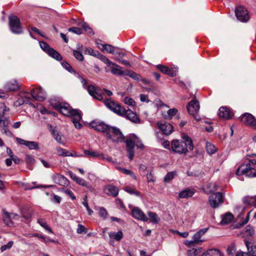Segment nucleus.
<instances>
[{"label": "nucleus", "mask_w": 256, "mask_h": 256, "mask_svg": "<svg viewBox=\"0 0 256 256\" xmlns=\"http://www.w3.org/2000/svg\"><path fill=\"white\" fill-rule=\"evenodd\" d=\"M55 108L63 115L70 117L76 128L80 129L82 128V125L80 123L82 119V112L80 110L72 108L68 104L65 102H58L56 104Z\"/></svg>", "instance_id": "1"}, {"label": "nucleus", "mask_w": 256, "mask_h": 256, "mask_svg": "<svg viewBox=\"0 0 256 256\" xmlns=\"http://www.w3.org/2000/svg\"><path fill=\"white\" fill-rule=\"evenodd\" d=\"M171 147L174 153L186 154L188 150H192L194 144L191 138L186 134L182 136V140H174L172 142Z\"/></svg>", "instance_id": "2"}, {"label": "nucleus", "mask_w": 256, "mask_h": 256, "mask_svg": "<svg viewBox=\"0 0 256 256\" xmlns=\"http://www.w3.org/2000/svg\"><path fill=\"white\" fill-rule=\"evenodd\" d=\"M125 142L128 156L130 161L132 160L135 154L134 146L140 149H143L144 147L140 139L134 134H130L126 138Z\"/></svg>", "instance_id": "3"}, {"label": "nucleus", "mask_w": 256, "mask_h": 256, "mask_svg": "<svg viewBox=\"0 0 256 256\" xmlns=\"http://www.w3.org/2000/svg\"><path fill=\"white\" fill-rule=\"evenodd\" d=\"M238 176L246 174L250 178L256 177V160H250L248 163L242 164L237 170Z\"/></svg>", "instance_id": "4"}, {"label": "nucleus", "mask_w": 256, "mask_h": 256, "mask_svg": "<svg viewBox=\"0 0 256 256\" xmlns=\"http://www.w3.org/2000/svg\"><path fill=\"white\" fill-rule=\"evenodd\" d=\"M87 90L88 94L94 98L102 100L106 98V96H112V93L111 91L106 89H101L96 87L94 86H90L87 87Z\"/></svg>", "instance_id": "5"}, {"label": "nucleus", "mask_w": 256, "mask_h": 256, "mask_svg": "<svg viewBox=\"0 0 256 256\" xmlns=\"http://www.w3.org/2000/svg\"><path fill=\"white\" fill-rule=\"evenodd\" d=\"M106 138L113 142L120 143L124 141V136L119 128L111 126L106 136Z\"/></svg>", "instance_id": "6"}, {"label": "nucleus", "mask_w": 256, "mask_h": 256, "mask_svg": "<svg viewBox=\"0 0 256 256\" xmlns=\"http://www.w3.org/2000/svg\"><path fill=\"white\" fill-rule=\"evenodd\" d=\"M8 23L10 31L14 34H20L22 32L20 19L16 16H8Z\"/></svg>", "instance_id": "7"}, {"label": "nucleus", "mask_w": 256, "mask_h": 256, "mask_svg": "<svg viewBox=\"0 0 256 256\" xmlns=\"http://www.w3.org/2000/svg\"><path fill=\"white\" fill-rule=\"evenodd\" d=\"M236 16L237 19L242 22H246L250 20V16L247 9L242 6H239L236 8Z\"/></svg>", "instance_id": "8"}, {"label": "nucleus", "mask_w": 256, "mask_h": 256, "mask_svg": "<svg viewBox=\"0 0 256 256\" xmlns=\"http://www.w3.org/2000/svg\"><path fill=\"white\" fill-rule=\"evenodd\" d=\"M209 202L214 208H217L224 202V196L220 192H217L209 196Z\"/></svg>", "instance_id": "9"}, {"label": "nucleus", "mask_w": 256, "mask_h": 256, "mask_svg": "<svg viewBox=\"0 0 256 256\" xmlns=\"http://www.w3.org/2000/svg\"><path fill=\"white\" fill-rule=\"evenodd\" d=\"M240 119L244 124L256 130V119L252 114L250 113H244L240 116Z\"/></svg>", "instance_id": "10"}, {"label": "nucleus", "mask_w": 256, "mask_h": 256, "mask_svg": "<svg viewBox=\"0 0 256 256\" xmlns=\"http://www.w3.org/2000/svg\"><path fill=\"white\" fill-rule=\"evenodd\" d=\"M90 126L98 132L105 133L106 135L111 127L104 122L94 121L90 122Z\"/></svg>", "instance_id": "11"}, {"label": "nucleus", "mask_w": 256, "mask_h": 256, "mask_svg": "<svg viewBox=\"0 0 256 256\" xmlns=\"http://www.w3.org/2000/svg\"><path fill=\"white\" fill-rule=\"evenodd\" d=\"M104 69L106 72H111L113 74L116 76H120L124 74V72L122 70V67L112 62L110 63L108 66H106Z\"/></svg>", "instance_id": "12"}, {"label": "nucleus", "mask_w": 256, "mask_h": 256, "mask_svg": "<svg viewBox=\"0 0 256 256\" xmlns=\"http://www.w3.org/2000/svg\"><path fill=\"white\" fill-rule=\"evenodd\" d=\"M30 94L34 98L39 101L44 100L46 97V92L41 87L32 90Z\"/></svg>", "instance_id": "13"}, {"label": "nucleus", "mask_w": 256, "mask_h": 256, "mask_svg": "<svg viewBox=\"0 0 256 256\" xmlns=\"http://www.w3.org/2000/svg\"><path fill=\"white\" fill-rule=\"evenodd\" d=\"M16 140L18 144L25 146L30 150H38L39 149V144L36 142L26 140L19 138H16Z\"/></svg>", "instance_id": "14"}, {"label": "nucleus", "mask_w": 256, "mask_h": 256, "mask_svg": "<svg viewBox=\"0 0 256 256\" xmlns=\"http://www.w3.org/2000/svg\"><path fill=\"white\" fill-rule=\"evenodd\" d=\"M199 102L196 100H192L189 102L186 106L188 113L191 115L196 114L200 110Z\"/></svg>", "instance_id": "15"}, {"label": "nucleus", "mask_w": 256, "mask_h": 256, "mask_svg": "<svg viewBox=\"0 0 256 256\" xmlns=\"http://www.w3.org/2000/svg\"><path fill=\"white\" fill-rule=\"evenodd\" d=\"M157 126L162 133L165 135H168L170 134L173 130V128L172 126L166 122H157Z\"/></svg>", "instance_id": "16"}, {"label": "nucleus", "mask_w": 256, "mask_h": 256, "mask_svg": "<svg viewBox=\"0 0 256 256\" xmlns=\"http://www.w3.org/2000/svg\"><path fill=\"white\" fill-rule=\"evenodd\" d=\"M104 192L108 196L116 197L118 194L119 190L114 186L108 184L104 187Z\"/></svg>", "instance_id": "17"}, {"label": "nucleus", "mask_w": 256, "mask_h": 256, "mask_svg": "<svg viewBox=\"0 0 256 256\" xmlns=\"http://www.w3.org/2000/svg\"><path fill=\"white\" fill-rule=\"evenodd\" d=\"M123 117L126 118L132 122L138 124L140 122V119L136 112H133L130 109L126 110L124 116Z\"/></svg>", "instance_id": "18"}, {"label": "nucleus", "mask_w": 256, "mask_h": 256, "mask_svg": "<svg viewBox=\"0 0 256 256\" xmlns=\"http://www.w3.org/2000/svg\"><path fill=\"white\" fill-rule=\"evenodd\" d=\"M157 68L164 74H168L171 76H176L178 72L177 68H170L162 64L158 65Z\"/></svg>", "instance_id": "19"}, {"label": "nucleus", "mask_w": 256, "mask_h": 256, "mask_svg": "<svg viewBox=\"0 0 256 256\" xmlns=\"http://www.w3.org/2000/svg\"><path fill=\"white\" fill-rule=\"evenodd\" d=\"M219 116L226 120L231 118L234 116L233 112L226 106H222L219 108Z\"/></svg>", "instance_id": "20"}, {"label": "nucleus", "mask_w": 256, "mask_h": 256, "mask_svg": "<svg viewBox=\"0 0 256 256\" xmlns=\"http://www.w3.org/2000/svg\"><path fill=\"white\" fill-rule=\"evenodd\" d=\"M134 218L138 220L146 222L148 220L146 214L138 208H134L132 212Z\"/></svg>", "instance_id": "21"}, {"label": "nucleus", "mask_w": 256, "mask_h": 256, "mask_svg": "<svg viewBox=\"0 0 256 256\" xmlns=\"http://www.w3.org/2000/svg\"><path fill=\"white\" fill-rule=\"evenodd\" d=\"M4 88L6 91H16L19 89L20 86L16 80H12L4 84Z\"/></svg>", "instance_id": "22"}, {"label": "nucleus", "mask_w": 256, "mask_h": 256, "mask_svg": "<svg viewBox=\"0 0 256 256\" xmlns=\"http://www.w3.org/2000/svg\"><path fill=\"white\" fill-rule=\"evenodd\" d=\"M52 179L54 182L60 186H64L68 184L67 178L59 174H55L52 176Z\"/></svg>", "instance_id": "23"}, {"label": "nucleus", "mask_w": 256, "mask_h": 256, "mask_svg": "<svg viewBox=\"0 0 256 256\" xmlns=\"http://www.w3.org/2000/svg\"><path fill=\"white\" fill-rule=\"evenodd\" d=\"M195 194V191L192 189L186 188L178 194V198H188L192 197Z\"/></svg>", "instance_id": "24"}, {"label": "nucleus", "mask_w": 256, "mask_h": 256, "mask_svg": "<svg viewBox=\"0 0 256 256\" xmlns=\"http://www.w3.org/2000/svg\"><path fill=\"white\" fill-rule=\"evenodd\" d=\"M208 228H204L200 230L198 232H197L192 237V238L194 240V241L196 242V244H199L202 242L203 240H201L202 236L208 230Z\"/></svg>", "instance_id": "25"}, {"label": "nucleus", "mask_w": 256, "mask_h": 256, "mask_svg": "<svg viewBox=\"0 0 256 256\" xmlns=\"http://www.w3.org/2000/svg\"><path fill=\"white\" fill-rule=\"evenodd\" d=\"M234 218V216L230 212H226L222 216V220L220 223L222 224H226L230 222Z\"/></svg>", "instance_id": "26"}, {"label": "nucleus", "mask_w": 256, "mask_h": 256, "mask_svg": "<svg viewBox=\"0 0 256 256\" xmlns=\"http://www.w3.org/2000/svg\"><path fill=\"white\" fill-rule=\"evenodd\" d=\"M218 190V186L216 184L210 183L204 188V191L206 194H210Z\"/></svg>", "instance_id": "27"}, {"label": "nucleus", "mask_w": 256, "mask_h": 256, "mask_svg": "<svg viewBox=\"0 0 256 256\" xmlns=\"http://www.w3.org/2000/svg\"><path fill=\"white\" fill-rule=\"evenodd\" d=\"M108 236L111 239L120 241L123 238L124 234L122 230H119L118 232H110Z\"/></svg>", "instance_id": "28"}, {"label": "nucleus", "mask_w": 256, "mask_h": 256, "mask_svg": "<svg viewBox=\"0 0 256 256\" xmlns=\"http://www.w3.org/2000/svg\"><path fill=\"white\" fill-rule=\"evenodd\" d=\"M245 244L250 256H256V245L252 244L246 240L245 241Z\"/></svg>", "instance_id": "29"}, {"label": "nucleus", "mask_w": 256, "mask_h": 256, "mask_svg": "<svg viewBox=\"0 0 256 256\" xmlns=\"http://www.w3.org/2000/svg\"><path fill=\"white\" fill-rule=\"evenodd\" d=\"M47 54L48 56L58 61H60L62 60L61 55L52 48H51Z\"/></svg>", "instance_id": "30"}, {"label": "nucleus", "mask_w": 256, "mask_h": 256, "mask_svg": "<svg viewBox=\"0 0 256 256\" xmlns=\"http://www.w3.org/2000/svg\"><path fill=\"white\" fill-rule=\"evenodd\" d=\"M52 134L54 136L55 140L59 144L65 146V142L62 140V136L59 134L56 130H52Z\"/></svg>", "instance_id": "31"}, {"label": "nucleus", "mask_w": 256, "mask_h": 256, "mask_svg": "<svg viewBox=\"0 0 256 256\" xmlns=\"http://www.w3.org/2000/svg\"><path fill=\"white\" fill-rule=\"evenodd\" d=\"M126 110L125 108L122 107L120 104H117L112 112L118 116H124Z\"/></svg>", "instance_id": "32"}, {"label": "nucleus", "mask_w": 256, "mask_h": 256, "mask_svg": "<svg viewBox=\"0 0 256 256\" xmlns=\"http://www.w3.org/2000/svg\"><path fill=\"white\" fill-rule=\"evenodd\" d=\"M3 220L4 222L8 226H13L14 223L12 219L10 218V213L4 212L3 215Z\"/></svg>", "instance_id": "33"}, {"label": "nucleus", "mask_w": 256, "mask_h": 256, "mask_svg": "<svg viewBox=\"0 0 256 256\" xmlns=\"http://www.w3.org/2000/svg\"><path fill=\"white\" fill-rule=\"evenodd\" d=\"M101 50L104 52H106L110 54L114 53V48L111 44H101Z\"/></svg>", "instance_id": "34"}, {"label": "nucleus", "mask_w": 256, "mask_h": 256, "mask_svg": "<svg viewBox=\"0 0 256 256\" xmlns=\"http://www.w3.org/2000/svg\"><path fill=\"white\" fill-rule=\"evenodd\" d=\"M206 147L207 152L210 154H212L217 151L216 146L210 142H206Z\"/></svg>", "instance_id": "35"}, {"label": "nucleus", "mask_w": 256, "mask_h": 256, "mask_svg": "<svg viewBox=\"0 0 256 256\" xmlns=\"http://www.w3.org/2000/svg\"><path fill=\"white\" fill-rule=\"evenodd\" d=\"M116 168L118 170L121 172L125 174L131 176L132 178L135 180H136V176L132 171L122 167H117Z\"/></svg>", "instance_id": "36"}, {"label": "nucleus", "mask_w": 256, "mask_h": 256, "mask_svg": "<svg viewBox=\"0 0 256 256\" xmlns=\"http://www.w3.org/2000/svg\"><path fill=\"white\" fill-rule=\"evenodd\" d=\"M28 32L30 36L36 39V37L34 36V33H36L40 36L44 37V35L36 27H32L30 29H28Z\"/></svg>", "instance_id": "37"}, {"label": "nucleus", "mask_w": 256, "mask_h": 256, "mask_svg": "<svg viewBox=\"0 0 256 256\" xmlns=\"http://www.w3.org/2000/svg\"><path fill=\"white\" fill-rule=\"evenodd\" d=\"M202 256H221L220 250L216 249H210L204 254Z\"/></svg>", "instance_id": "38"}, {"label": "nucleus", "mask_w": 256, "mask_h": 256, "mask_svg": "<svg viewBox=\"0 0 256 256\" xmlns=\"http://www.w3.org/2000/svg\"><path fill=\"white\" fill-rule=\"evenodd\" d=\"M56 150L58 153V154L60 156H70V152L68 150L62 148L60 147H57L56 148Z\"/></svg>", "instance_id": "39"}, {"label": "nucleus", "mask_w": 256, "mask_h": 256, "mask_svg": "<svg viewBox=\"0 0 256 256\" xmlns=\"http://www.w3.org/2000/svg\"><path fill=\"white\" fill-rule=\"evenodd\" d=\"M104 104L108 109L112 112L117 103L110 98H106L104 100Z\"/></svg>", "instance_id": "40"}, {"label": "nucleus", "mask_w": 256, "mask_h": 256, "mask_svg": "<svg viewBox=\"0 0 256 256\" xmlns=\"http://www.w3.org/2000/svg\"><path fill=\"white\" fill-rule=\"evenodd\" d=\"M104 104L108 109L112 112L117 103L110 98H106L104 100Z\"/></svg>", "instance_id": "41"}, {"label": "nucleus", "mask_w": 256, "mask_h": 256, "mask_svg": "<svg viewBox=\"0 0 256 256\" xmlns=\"http://www.w3.org/2000/svg\"><path fill=\"white\" fill-rule=\"evenodd\" d=\"M38 222L44 228L46 231H48L49 233L53 234V232L51 228L49 226L48 224L44 221L42 219L40 218L38 220Z\"/></svg>", "instance_id": "42"}, {"label": "nucleus", "mask_w": 256, "mask_h": 256, "mask_svg": "<svg viewBox=\"0 0 256 256\" xmlns=\"http://www.w3.org/2000/svg\"><path fill=\"white\" fill-rule=\"evenodd\" d=\"M10 120L4 116V112H0V124L1 127L8 126Z\"/></svg>", "instance_id": "43"}, {"label": "nucleus", "mask_w": 256, "mask_h": 256, "mask_svg": "<svg viewBox=\"0 0 256 256\" xmlns=\"http://www.w3.org/2000/svg\"><path fill=\"white\" fill-rule=\"evenodd\" d=\"M148 216L150 218V222L154 224H157L160 220V218L158 216V215L153 212H148Z\"/></svg>", "instance_id": "44"}, {"label": "nucleus", "mask_w": 256, "mask_h": 256, "mask_svg": "<svg viewBox=\"0 0 256 256\" xmlns=\"http://www.w3.org/2000/svg\"><path fill=\"white\" fill-rule=\"evenodd\" d=\"M124 190L130 194H134L137 196H140V192L136 190L134 188L126 186L125 187Z\"/></svg>", "instance_id": "45"}, {"label": "nucleus", "mask_w": 256, "mask_h": 256, "mask_svg": "<svg viewBox=\"0 0 256 256\" xmlns=\"http://www.w3.org/2000/svg\"><path fill=\"white\" fill-rule=\"evenodd\" d=\"M176 176V172H168L164 176V181L165 182H169Z\"/></svg>", "instance_id": "46"}, {"label": "nucleus", "mask_w": 256, "mask_h": 256, "mask_svg": "<svg viewBox=\"0 0 256 256\" xmlns=\"http://www.w3.org/2000/svg\"><path fill=\"white\" fill-rule=\"evenodd\" d=\"M96 57L99 58L101 60L104 64H106V66H108L110 65V63L112 62L110 61L108 58H107L106 56H103L100 52H98Z\"/></svg>", "instance_id": "47"}, {"label": "nucleus", "mask_w": 256, "mask_h": 256, "mask_svg": "<svg viewBox=\"0 0 256 256\" xmlns=\"http://www.w3.org/2000/svg\"><path fill=\"white\" fill-rule=\"evenodd\" d=\"M84 153L86 156L92 158L99 157L100 156V153L97 151H90L88 150H84Z\"/></svg>", "instance_id": "48"}, {"label": "nucleus", "mask_w": 256, "mask_h": 256, "mask_svg": "<svg viewBox=\"0 0 256 256\" xmlns=\"http://www.w3.org/2000/svg\"><path fill=\"white\" fill-rule=\"evenodd\" d=\"M39 44L40 48L46 53H48L52 48L46 42L43 41H39Z\"/></svg>", "instance_id": "49"}, {"label": "nucleus", "mask_w": 256, "mask_h": 256, "mask_svg": "<svg viewBox=\"0 0 256 256\" xmlns=\"http://www.w3.org/2000/svg\"><path fill=\"white\" fill-rule=\"evenodd\" d=\"M62 67L65 68L66 70H67L68 72L74 74L75 73V70H74V68L68 64L67 62L64 61L62 62Z\"/></svg>", "instance_id": "50"}, {"label": "nucleus", "mask_w": 256, "mask_h": 256, "mask_svg": "<svg viewBox=\"0 0 256 256\" xmlns=\"http://www.w3.org/2000/svg\"><path fill=\"white\" fill-rule=\"evenodd\" d=\"M254 234V228L250 225H248L245 228V234L246 236H253Z\"/></svg>", "instance_id": "51"}, {"label": "nucleus", "mask_w": 256, "mask_h": 256, "mask_svg": "<svg viewBox=\"0 0 256 256\" xmlns=\"http://www.w3.org/2000/svg\"><path fill=\"white\" fill-rule=\"evenodd\" d=\"M98 214L103 220H106L108 218V214L106 210L103 207L100 208Z\"/></svg>", "instance_id": "52"}, {"label": "nucleus", "mask_w": 256, "mask_h": 256, "mask_svg": "<svg viewBox=\"0 0 256 256\" xmlns=\"http://www.w3.org/2000/svg\"><path fill=\"white\" fill-rule=\"evenodd\" d=\"M98 52V51L95 50L94 49L90 48H86L84 51V52L85 54H89L90 56H96Z\"/></svg>", "instance_id": "53"}, {"label": "nucleus", "mask_w": 256, "mask_h": 256, "mask_svg": "<svg viewBox=\"0 0 256 256\" xmlns=\"http://www.w3.org/2000/svg\"><path fill=\"white\" fill-rule=\"evenodd\" d=\"M73 54L75 58L77 59L79 61H82L84 60V56L82 53V52L76 50H73Z\"/></svg>", "instance_id": "54"}, {"label": "nucleus", "mask_w": 256, "mask_h": 256, "mask_svg": "<svg viewBox=\"0 0 256 256\" xmlns=\"http://www.w3.org/2000/svg\"><path fill=\"white\" fill-rule=\"evenodd\" d=\"M178 110L176 108H171L168 110V116L167 118L169 119H171L174 116H176Z\"/></svg>", "instance_id": "55"}, {"label": "nucleus", "mask_w": 256, "mask_h": 256, "mask_svg": "<svg viewBox=\"0 0 256 256\" xmlns=\"http://www.w3.org/2000/svg\"><path fill=\"white\" fill-rule=\"evenodd\" d=\"M81 26L84 30L86 32L90 34H94V32L92 28H90L89 26L85 22H82L81 24Z\"/></svg>", "instance_id": "56"}, {"label": "nucleus", "mask_w": 256, "mask_h": 256, "mask_svg": "<svg viewBox=\"0 0 256 256\" xmlns=\"http://www.w3.org/2000/svg\"><path fill=\"white\" fill-rule=\"evenodd\" d=\"M76 182L80 186H86L88 188H91V186L88 184L84 179L82 178H78V179H77Z\"/></svg>", "instance_id": "57"}, {"label": "nucleus", "mask_w": 256, "mask_h": 256, "mask_svg": "<svg viewBox=\"0 0 256 256\" xmlns=\"http://www.w3.org/2000/svg\"><path fill=\"white\" fill-rule=\"evenodd\" d=\"M124 102L125 104L130 106H133L135 104V102L134 100L132 98L128 96L124 98Z\"/></svg>", "instance_id": "58"}, {"label": "nucleus", "mask_w": 256, "mask_h": 256, "mask_svg": "<svg viewBox=\"0 0 256 256\" xmlns=\"http://www.w3.org/2000/svg\"><path fill=\"white\" fill-rule=\"evenodd\" d=\"M88 230L82 224H79L76 229V232L78 234L84 233L86 234Z\"/></svg>", "instance_id": "59"}, {"label": "nucleus", "mask_w": 256, "mask_h": 256, "mask_svg": "<svg viewBox=\"0 0 256 256\" xmlns=\"http://www.w3.org/2000/svg\"><path fill=\"white\" fill-rule=\"evenodd\" d=\"M62 192L70 197L72 200H74L76 198L72 191L70 189H62Z\"/></svg>", "instance_id": "60"}, {"label": "nucleus", "mask_w": 256, "mask_h": 256, "mask_svg": "<svg viewBox=\"0 0 256 256\" xmlns=\"http://www.w3.org/2000/svg\"><path fill=\"white\" fill-rule=\"evenodd\" d=\"M147 180L148 182H154L155 179L154 176L153 174H152V171L150 170L146 174Z\"/></svg>", "instance_id": "61"}, {"label": "nucleus", "mask_w": 256, "mask_h": 256, "mask_svg": "<svg viewBox=\"0 0 256 256\" xmlns=\"http://www.w3.org/2000/svg\"><path fill=\"white\" fill-rule=\"evenodd\" d=\"M1 131L2 134H6L7 136H11L12 135V133L9 130L8 126H4L2 127Z\"/></svg>", "instance_id": "62"}, {"label": "nucleus", "mask_w": 256, "mask_h": 256, "mask_svg": "<svg viewBox=\"0 0 256 256\" xmlns=\"http://www.w3.org/2000/svg\"><path fill=\"white\" fill-rule=\"evenodd\" d=\"M25 160L29 164H33L35 162V160L34 158L29 155L26 156Z\"/></svg>", "instance_id": "63"}, {"label": "nucleus", "mask_w": 256, "mask_h": 256, "mask_svg": "<svg viewBox=\"0 0 256 256\" xmlns=\"http://www.w3.org/2000/svg\"><path fill=\"white\" fill-rule=\"evenodd\" d=\"M200 251L199 249H192L188 251L189 256H198V253Z\"/></svg>", "instance_id": "64"}]
</instances>
